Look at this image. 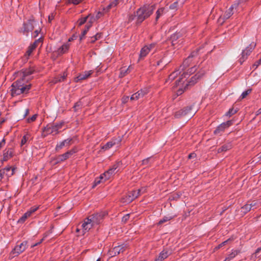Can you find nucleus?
I'll return each instance as SVG.
<instances>
[{
	"mask_svg": "<svg viewBox=\"0 0 261 261\" xmlns=\"http://www.w3.org/2000/svg\"><path fill=\"white\" fill-rule=\"evenodd\" d=\"M41 41L40 39H39L35 41V42L33 44L29 46V49L27 51V54L28 56L31 54L33 50L35 49V48L37 47L38 44L41 43Z\"/></svg>",
	"mask_w": 261,
	"mask_h": 261,
	"instance_id": "393cba45",
	"label": "nucleus"
},
{
	"mask_svg": "<svg viewBox=\"0 0 261 261\" xmlns=\"http://www.w3.org/2000/svg\"><path fill=\"white\" fill-rule=\"evenodd\" d=\"M251 89H248L246 91H244L242 93L240 98L241 99L245 98L248 94H249L251 93Z\"/></svg>",
	"mask_w": 261,
	"mask_h": 261,
	"instance_id": "a19ab883",
	"label": "nucleus"
},
{
	"mask_svg": "<svg viewBox=\"0 0 261 261\" xmlns=\"http://www.w3.org/2000/svg\"><path fill=\"white\" fill-rule=\"evenodd\" d=\"M90 17V15H88L86 17L82 18L81 19H79L78 21H77V23L79 26H81L82 25L84 24L87 20L88 18Z\"/></svg>",
	"mask_w": 261,
	"mask_h": 261,
	"instance_id": "4c0bfd02",
	"label": "nucleus"
},
{
	"mask_svg": "<svg viewBox=\"0 0 261 261\" xmlns=\"http://www.w3.org/2000/svg\"><path fill=\"white\" fill-rule=\"evenodd\" d=\"M35 21L33 20H30L27 23H25L23 26V32H28L32 31L34 29V23Z\"/></svg>",
	"mask_w": 261,
	"mask_h": 261,
	"instance_id": "4be33fe9",
	"label": "nucleus"
},
{
	"mask_svg": "<svg viewBox=\"0 0 261 261\" xmlns=\"http://www.w3.org/2000/svg\"><path fill=\"white\" fill-rule=\"evenodd\" d=\"M239 5V2L234 3L225 12L223 16H221L219 19L218 22L222 24L224 22V20L228 19L233 14V10L237 9Z\"/></svg>",
	"mask_w": 261,
	"mask_h": 261,
	"instance_id": "0eeeda50",
	"label": "nucleus"
},
{
	"mask_svg": "<svg viewBox=\"0 0 261 261\" xmlns=\"http://www.w3.org/2000/svg\"><path fill=\"white\" fill-rule=\"evenodd\" d=\"M196 70V68L195 67H192L190 69V71H189V73L191 74V73H192L193 72H194Z\"/></svg>",
	"mask_w": 261,
	"mask_h": 261,
	"instance_id": "680f3d73",
	"label": "nucleus"
},
{
	"mask_svg": "<svg viewBox=\"0 0 261 261\" xmlns=\"http://www.w3.org/2000/svg\"><path fill=\"white\" fill-rule=\"evenodd\" d=\"M232 124V122L231 120L227 121L226 122L223 123V125H224L226 128L231 125Z\"/></svg>",
	"mask_w": 261,
	"mask_h": 261,
	"instance_id": "603ef678",
	"label": "nucleus"
},
{
	"mask_svg": "<svg viewBox=\"0 0 261 261\" xmlns=\"http://www.w3.org/2000/svg\"><path fill=\"white\" fill-rule=\"evenodd\" d=\"M118 167V164L114 165L111 168L101 174L100 175V178L104 179V181L109 179L118 171V170H117Z\"/></svg>",
	"mask_w": 261,
	"mask_h": 261,
	"instance_id": "6e6552de",
	"label": "nucleus"
},
{
	"mask_svg": "<svg viewBox=\"0 0 261 261\" xmlns=\"http://www.w3.org/2000/svg\"><path fill=\"white\" fill-rule=\"evenodd\" d=\"M82 106V101L80 100L76 102L74 105V108L75 110H76L79 108L81 107Z\"/></svg>",
	"mask_w": 261,
	"mask_h": 261,
	"instance_id": "09e8293b",
	"label": "nucleus"
},
{
	"mask_svg": "<svg viewBox=\"0 0 261 261\" xmlns=\"http://www.w3.org/2000/svg\"><path fill=\"white\" fill-rule=\"evenodd\" d=\"M240 253V250H232L231 253H230L228 256L226 258L224 261H230L231 259L233 258L236 255Z\"/></svg>",
	"mask_w": 261,
	"mask_h": 261,
	"instance_id": "c756f323",
	"label": "nucleus"
},
{
	"mask_svg": "<svg viewBox=\"0 0 261 261\" xmlns=\"http://www.w3.org/2000/svg\"><path fill=\"white\" fill-rule=\"evenodd\" d=\"M70 43H66L63 44L61 47H60L57 50V54L58 55H61L63 54L66 53L69 49L70 47Z\"/></svg>",
	"mask_w": 261,
	"mask_h": 261,
	"instance_id": "5701e85b",
	"label": "nucleus"
},
{
	"mask_svg": "<svg viewBox=\"0 0 261 261\" xmlns=\"http://www.w3.org/2000/svg\"><path fill=\"white\" fill-rule=\"evenodd\" d=\"M72 139L71 138L67 139L60 143L58 144L56 147V150L62 149L64 146H68L72 144Z\"/></svg>",
	"mask_w": 261,
	"mask_h": 261,
	"instance_id": "f3484780",
	"label": "nucleus"
},
{
	"mask_svg": "<svg viewBox=\"0 0 261 261\" xmlns=\"http://www.w3.org/2000/svg\"><path fill=\"white\" fill-rule=\"evenodd\" d=\"M120 141V138L113 139L112 141L108 142L105 145H104L102 147V149L105 150L109 149L115 145H118Z\"/></svg>",
	"mask_w": 261,
	"mask_h": 261,
	"instance_id": "6ab92c4d",
	"label": "nucleus"
},
{
	"mask_svg": "<svg viewBox=\"0 0 261 261\" xmlns=\"http://www.w3.org/2000/svg\"><path fill=\"white\" fill-rule=\"evenodd\" d=\"M102 218L101 215L98 214L94 215L90 218L94 226L98 225L100 222Z\"/></svg>",
	"mask_w": 261,
	"mask_h": 261,
	"instance_id": "b1692460",
	"label": "nucleus"
},
{
	"mask_svg": "<svg viewBox=\"0 0 261 261\" xmlns=\"http://www.w3.org/2000/svg\"><path fill=\"white\" fill-rule=\"evenodd\" d=\"M27 247V242H23L19 245H17L15 247L13 250L11 252V254L13 255V256H16L23 252Z\"/></svg>",
	"mask_w": 261,
	"mask_h": 261,
	"instance_id": "9b49d317",
	"label": "nucleus"
},
{
	"mask_svg": "<svg viewBox=\"0 0 261 261\" xmlns=\"http://www.w3.org/2000/svg\"><path fill=\"white\" fill-rule=\"evenodd\" d=\"M5 140L4 139L0 142V149L5 145Z\"/></svg>",
	"mask_w": 261,
	"mask_h": 261,
	"instance_id": "69168bd1",
	"label": "nucleus"
},
{
	"mask_svg": "<svg viewBox=\"0 0 261 261\" xmlns=\"http://www.w3.org/2000/svg\"><path fill=\"white\" fill-rule=\"evenodd\" d=\"M195 113L196 110H193L192 106L187 107L184 109L176 112L175 114V117L176 118H180L181 117L187 116V118L189 119L193 117Z\"/></svg>",
	"mask_w": 261,
	"mask_h": 261,
	"instance_id": "39448f33",
	"label": "nucleus"
},
{
	"mask_svg": "<svg viewBox=\"0 0 261 261\" xmlns=\"http://www.w3.org/2000/svg\"><path fill=\"white\" fill-rule=\"evenodd\" d=\"M34 70L32 69H29L22 70V71L18 73L17 74H18L21 77H22V81H23L24 77L32 74Z\"/></svg>",
	"mask_w": 261,
	"mask_h": 261,
	"instance_id": "bb28decb",
	"label": "nucleus"
},
{
	"mask_svg": "<svg viewBox=\"0 0 261 261\" xmlns=\"http://www.w3.org/2000/svg\"><path fill=\"white\" fill-rule=\"evenodd\" d=\"M260 64H261V62H259V60L256 62L253 65L255 67V68H256L257 67H258Z\"/></svg>",
	"mask_w": 261,
	"mask_h": 261,
	"instance_id": "774afa93",
	"label": "nucleus"
},
{
	"mask_svg": "<svg viewBox=\"0 0 261 261\" xmlns=\"http://www.w3.org/2000/svg\"><path fill=\"white\" fill-rule=\"evenodd\" d=\"M102 15V13H101V12H99L97 14L96 16H95V19L96 20V19H97L99 18L100 17V16H101Z\"/></svg>",
	"mask_w": 261,
	"mask_h": 261,
	"instance_id": "0e129e2a",
	"label": "nucleus"
},
{
	"mask_svg": "<svg viewBox=\"0 0 261 261\" xmlns=\"http://www.w3.org/2000/svg\"><path fill=\"white\" fill-rule=\"evenodd\" d=\"M197 53L193 52L192 53L190 56L188 57L187 59H186L183 63V67H180L181 70H183L185 67H186L189 66L190 62L191 61V58L194 57L196 55Z\"/></svg>",
	"mask_w": 261,
	"mask_h": 261,
	"instance_id": "a878e982",
	"label": "nucleus"
},
{
	"mask_svg": "<svg viewBox=\"0 0 261 261\" xmlns=\"http://www.w3.org/2000/svg\"><path fill=\"white\" fill-rule=\"evenodd\" d=\"M54 16L51 14L48 16V21L50 22L54 19Z\"/></svg>",
	"mask_w": 261,
	"mask_h": 261,
	"instance_id": "338daca9",
	"label": "nucleus"
},
{
	"mask_svg": "<svg viewBox=\"0 0 261 261\" xmlns=\"http://www.w3.org/2000/svg\"><path fill=\"white\" fill-rule=\"evenodd\" d=\"M12 156V151L8 150L4 153V160L7 161L9 158Z\"/></svg>",
	"mask_w": 261,
	"mask_h": 261,
	"instance_id": "ea45409f",
	"label": "nucleus"
},
{
	"mask_svg": "<svg viewBox=\"0 0 261 261\" xmlns=\"http://www.w3.org/2000/svg\"><path fill=\"white\" fill-rule=\"evenodd\" d=\"M31 88V85H24L22 81H17L11 86V93L12 96L27 93Z\"/></svg>",
	"mask_w": 261,
	"mask_h": 261,
	"instance_id": "7ed1b4c3",
	"label": "nucleus"
},
{
	"mask_svg": "<svg viewBox=\"0 0 261 261\" xmlns=\"http://www.w3.org/2000/svg\"><path fill=\"white\" fill-rule=\"evenodd\" d=\"M94 225L92 223V221H91L90 218H87L86 219L83 223H82V234L84 235L87 232H88L91 228L94 227Z\"/></svg>",
	"mask_w": 261,
	"mask_h": 261,
	"instance_id": "9d476101",
	"label": "nucleus"
},
{
	"mask_svg": "<svg viewBox=\"0 0 261 261\" xmlns=\"http://www.w3.org/2000/svg\"><path fill=\"white\" fill-rule=\"evenodd\" d=\"M230 240V239H228L224 242H223V243H222L221 244H220L219 246H218V248H220L222 246L225 245L226 244V243H227Z\"/></svg>",
	"mask_w": 261,
	"mask_h": 261,
	"instance_id": "052dcab7",
	"label": "nucleus"
},
{
	"mask_svg": "<svg viewBox=\"0 0 261 261\" xmlns=\"http://www.w3.org/2000/svg\"><path fill=\"white\" fill-rule=\"evenodd\" d=\"M62 123L57 124L56 125H48L44 128V130L49 134H57L58 130L61 128Z\"/></svg>",
	"mask_w": 261,
	"mask_h": 261,
	"instance_id": "f8f14e48",
	"label": "nucleus"
},
{
	"mask_svg": "<svg viewBox=\"0 0 261 261\" xmlns=\"http://www.w3.org/2000/svg\"><path fill=\"white\" fill-rule=\"evenodd\" d=\"M36 118H37V115L35 114L33 116H32L31 117L29 118L28 119V122L29 123H30L31 122L34 121L36 119Z\"/></svg>",
	"mask_w": 261,
	"mask_h": 261,
	"instance_id": "de8ad7c7",
	"label": "nucleus"
},
{
	"mask_svg": "<svg viewBox=\"0 0 261 261\" xmlns=\"http://www.w3.org/2000/svg\"><path fill=\"white\" fill-rule=\"evenodd\" d=\"M145 191V189L144 188H142L141 189H139L137 191H134L129 192L127 195L121 198V202L123 203H129L135 198H137L141 194V191L144 192Z\"/></svg>",
	"mask_w": 261,
	"mask_h": 261,
	"instance_id": "20e7f679",
	"label": "nucleus"
},
{
	"mask_svg": "<svg viewBox=\"0 0 261 261\" xmlns=\"http://www.w3.org/2000/svg\"><path fill=\"white\" fill-rule=\"evenodd\" d=\"M154 58L155 59L152 60L155 61L157 66H160L162 64L164 65H166L169 62L168 60H165V53H161L160 54H158L156 56H155Z\"/></svg>",
	"mask_w": 261,
	"mask_h": 261,
	"instance_id": "ddd939ff",
	"label": "nucleus"
},
{
	"mask_svg": "<svg viewBox=\"0 0 261 261\" xmlns=\"http://www.w3.org/2000/svg\"><path fill=\"white\" fill-rule=\"evenodd\" d=\"M251 210V205H249L248 203L246 204L241 208V212L244 213L246 214L248 212L250 211Z\"/></svg>",
	"mask_w": 261,
	"mask_h": 261,
	"instance_id": "f704fd0d",
	"label": "nucleus"
},
{
	"mask_svg": "<svg viewBox=\"0 0 261 261\" xmlns=\"http://www.w3.org/2000/svg\"><path fill=\"white\" fill-rule=\"evenodd\" d=\"M125 247V245L124 246L123 245L115 247L113 249L114 254L116 255L119 254L120 252H123Z\"/></svg>",
	"mask_w": 261,
	"mask_h": 261,
	"instance_id": "cd10ccee",
	"label": "nucleus"
},
{
	"mask_svg": "<svg viewBox=\"0 0 261 261\" xmlns=\"http://www.w3.org/2000/svg\"><path fill=\"white\" fill-rule=\"evenodd\" d=\"M129 68V67L126 69L122 68L120 71V76L123 77L124 76H125L126 75V74L127 73Z\"/></svg>",
	"mask_w": 261,
	"mask_h": 261,
	"instance_id": "c03bdc74",
	"label": "nucleus"
},
{
	"mask_svg": "<svg viewBox=\"0 0 261 261\" xmlns=\"http://www.w3.org/2000/svg\"><path fill=\"white\" fill-rule=\"evenodd\" d=\"M30 135L29 134H26L24 135L21 141V146H23L27 144V143L30 140Z\"/></svg>",
	"mask_w": 261,
	"mask_h": 261,
	"instance_id": "2f4dec72",
	"label": "nucleus"
},
{
	"mask_svg": "<svg viewBox=\"0 0 261 261\" xmlns=\"http://www.w3.org/2000/svg\"><path fill=\"white\" fill-rule=\"evenodd\" d=\"M66 76H67V74L65 73H64L63 75H62L60 77H56L53 81V83L54 84H56L58 82L63 81L64 80V79L66 78Z\"/></svg>",
	"mask_w": 261,
	"mask_h": 261,
	"instance_id": "c9c22d12",
	"label": "nucleus"
},
{
	"mask_svg": "<svg viewBox=\"0 0 261 261\" xmlns=\"http://www.w3.org/2000/svg\"><path fill=\"white\" fill-rule=\"evenodd\" d=\"M172 219V217L165 216L163 219H161L159 222V224H162L164 222H167Z\"/></svg>",
	"mask_w": 261,
	"mask_h": 261,
	"instance_id": "79ce46f5",
	"label": "nucleus"
},
{
	"mask_svg": "<svg viewBox=\"0 0 261 261\" xmlns=\"http://www.w3.org/2000/svg\"><path fill=\"white\" fill-rule=\"evenodd\" d=\"M101 34L100 33L96 34L94 36H93L92 38H94V40H91V42H94L96 40H98L100 38Z\"/></svg>",
	"mask_w": 261,
	"mask_h": 261,
	"instance_id": "a18cd8bd",
	"label": "nucleus"
},
{
	"mask_svg": "<svg viewBox=\"0 0 261 261\" xmlns=\"http://www.w3.org/2000/svg\"><path fill=\"white\" fill-rule=\"evenodd\" d=\"M203 73H198L195 74L194 76H192L190 80V81L188 82V83H186L185 85H182L186 81L188 78V76L189 74L187 73L183 72V73L180 76V77L176 81L175 85L176 86H180V88L177 91V94L178 95H181L184 91V89H186L188 85H194L197 81V80L201 77V75Z\"/></svg>",
	"mask_w": 261,
	"mask_h": 261,
	"instance_id": "f257e3e1",
	"label": "nucleus"
},
{
	"mask_svg": "<svg viewBox=\"0 0 261 261\" xmlns=\"http://www.w3.org/2000/svg\"><path fill=\"white\" fill-rule=\"evenodd\" d=\"M82 0H69V3H71L74 5H77L80 2H82Z\"/></svg>",
	"mask_w": 261,
	"mask_h": 261,
	"instance_id": "864d4df0",
	"label": "nucleus"
},
{
	"mask_svg": "<svg viewBox=\"0 0 261 261\" xmlns=\"http://www.w3.org/2000/svg\"><path fill=\"white\" fill-rule=\"evenodd\" d=\"M237 112V110H234L233 109H230L229 111L226 113L225 116L230 117L231 115L234 114Z\"/></svg>",
	"mask_w": 261,
	"mask_h": 261,
	"instance_id": "37998d69",
	"label": "nucleus"
},
{
	"mask_svg": "<svg viewBox=\"0 0 261 261\" xmlns=\"http://www.w3.org/2000/svg\"><path fill=\"white\" fill-rule=\"evenodd\" d=\"M95 20H96V19H95V17H91L90 18V19H89V22H88V23L87 24H91V25H92V23H93V22Z\"/></svg>",
	"mask_w": 261,
	"mask_h": 261,
	"instance_id": "4d7b16f0",
	"label": "nucleus"
},
{
	"mask_svg": "<svg viewBox=\"0 0 261 261\" xmlns=\"http://www.w3.org/2000/svg\"><path fill=\"white\" fill-rule=\"evenodd\" d=\"M91 27V24H87L86 25L85 29L83 31L84 35H86L87 34V32L89 31Z\"/></svg>",
	"mask_w": 261,
	"mask_h": 261,
	"instance_id": "8fccbe9b",
	"label": "nucleus"
},
{
	"mask_svg": "<svg viewBox=\"0 0 261 261\" xmlns=\"http://www.w3.org/2000/svg\"><path fill=\"white\" fill-rule=\"evenodd\" d=\"M135 17L137 18V16L135 14L129 15V16L128 17V22H130L132 21L133 20H134Z\"/></svg>",
	"mask_w": 261,
	"mask_h": 261,
	"instance_id": "49530a36",
	"label": "nucleus"
},
{
	"mask_svg": "<svg viewBox=\"0 0 261 261\" xmlns=\"http://www.w3.org/2000/svg\"><path fill=\"white\" fill-rule=\"evenodd\" d=\"M155 8V5H144L136 12L137 23H140L148 18Z\"/></svg>",
	"mask_w": 261,
	"mask_h": 261,
	"instance_id": "f03ea898",
	"label": "nucleus"
},
{
	"mask_svg": "<svg viewBox=\"0 0 261 261\" xmlns=\"http://www.w3.org/2000/svg\"><path fill=\"white\" fill-rule=\"evenodd\" d=\"M93 73V70L85 71L77 76L74 79L75 82H79L81 81L85 80L88 78Z\"/></svg>",
	"mask_w": 261,
	"mask_h": 261,
	"instance_id": "2eb2a0df",
	"label": "nucleus"
},
{
	"mask_svg": "<svg viewBox=\"0 0 261 261\" xmlns=\"http://www.w3.org/2000/svg\"><path fill=\"white\" fill-rule=\"evenodd\" d=\"M148 92V90L147 88L141 89L140 91H138L136 93L133 94L130 97V100H137L140 98L143 97L145 94Z\"/></svg>",
	"mask_w": 261,
	"mask_h": 261,
	"instance_id": "dca6fc26",
	"label": "nucleus"
},
{
	"mask_svg": "<svg viewBox=\"0 0 261 261\" xmlns=\"http://www.w3.org/2000/svg\"><path fill=\"white\" fill-rule=\"evenodd\" d=\"M248 204L250 205V206L251 205V208L253 209L254 208H256V207L255 206L256 204V202L255 201H252L250 203H248Z\"/></svg>",
	"mask_w": 261,
	"mask_h": 261,
	"instance_id": "6e6d98bb",
	"label": "nucleus"
},
{
	"mask_svg": "<svg viewBox=\"0 0 261 261\" xmlns=\"http://www.w3.org/2000/svg\"><path fill=\"white\" fill-rule=\"evenodd\" d=\"M177 3H175L170 6V9H174L176 7Z\"/></svg>",
	"mask_w": 261,
	"mask_h": 261,
	"instance_id": "e2e57ef3",
	"label": "nucleus"
},
{
	"mask_svg": "<svg viewBox=\"0 0 261 261\" xmlns=\"http://www.w3.org/2000/svg\"><path fill=\"white\" fill-rule=\"evenodd\" d=\"M166 8L164 7H162L156 11V17H155V21H157L159 18L162 16L166 12Z\"/></svg>",
	"mask_w": 261,
	"mask_h": 261,
	"instance_id": "c85d7f7f",
	"label": "nucleus"
},
{
	"mask_svg": "<svg viewBox=\"0 0 261 261\" xmlns=\"http://www.w3.org/2000/svg\"><path fill=\"white\" fill-rule=\"evenodd\" d=\"M151 159L150 158H147L146 159H145L143 161H142V163L144 165H147L149 162V161Z\"/></svg>",
	"mask_w": 261,
	"mask_h": 261,
	"instance_id": "bf43d9fd",
	"label": "nucleus"
},
{
	"mask_svg": "<svg viewBox=\"0 0 261 261\" xmlns=\"http://www.w3.org/2000/svg\"><path fill=\"white\" fill-rule=\"evenodd\" d=\"M129 216H130V214H126L124 216H123V217L122 218V221L125 223L127 220L128 219H129Z\"/></svg>",
	"mask_w": 261,
	"mask_h": 261,
	"instance_id": "3c124183",
	"label": "nucleus"
},
{
	"mask_svg": "<svg viewBox=\"0 0 261 261\" xmlns=\"http://www.w3.org/2000/svg\"><path fill=\"white\" fill-rule=\"evenodd\" d=\"M255 46V44L252 42L249 46L247 47L245 50H243L242 53V57L239 60L241 64H242L244 62L247 56L250 55V53L254 48Z\"/></svg>",
	"mask_w": 261,
	"mask_h": 261,
	"instance_id": "1a4fd4ad",
	"label": "nucleus"
},
{
	"mask_svg": "<svg viewBox=\"0 0 261 261\" xmlns=\"http://www.w3.org/2000/svg\"><path fill=\"white\" fill-rule=\"evenodd\" d=\"M129 99L128 96H124L122 98V101L123 103H126Z\"/></svg>",
	"mask_w": 261,
	"mask_h": 261,
	"instance_id": "13d9d810",
	"label": "nucleus"
},
{
	"mask_svg": "<svg viewBox=\"0 0 261 261\" xmlns=\"http://www.w3.org/2000/svg\"><path fill=\"white\" fill-rule=\"evenodd\" d=\"M14 169H12L11 167H6L3 169L0 170V181L4 178L5 176V174L6 172H10L9 174L6 173V176L9 177L13 174L14 173Z\"/></svg>",
	"mask_w": 261,
	"mask_h": 261,
	"instance_id": "a211bd4d",
	"label": "nucleus"
},
{
	"mask_svg": "<svg viewBox=\"0 0 261 261\" xmlns=\"http://www.w3.org/2000/svg\"><path fill=\"white\" fill-rule=\"evenodd\" d=\"M119 0H114L112 2H111L106 8L103 9V11L105 12H107L108 11L114 7H115L117 6V5L118 4Z\"/></svg>",
	"mask_w": 261,
	"mask_h": 261,
	"instance_id": "7c9ffc66",
	"label": "nucleus"
},
{
	"mask_svg": "<svg viewBox=\"0 0 261 261\" xmlns=\"http://www.w3.org/2000/svg\"><path fill=\"white\" fill-rule=\"evenodd\" d=\"M231 147V145L229 143H228L227 144L224 145L221 147L219 148L218 149V151L219 152L225 151L227 150L228 149H230Z\"/></svg>",
	"mask_w": 261,
	"mask_h": 261,
	"instance_id": "72a5a7b5",
	"label": "nucleus"
},
{
	"mask_svg": "<svg viewBox=\"0 0 261 261\" xmlns=\"http://www.w3.org/2000/svg\"><path fill=\"white\" fill-rule=\"evenodd\" d=\"M261 251V247L260 248H258L255 252L252 255V257H253L254 256H255V257H257V255H258V254L259 253V252Z\"/></svg>",
	"mask_w": 261,
	"mask_h": 261,
	"instance_id": "5fc2aeb1",
	"label": "nucleus"
},
{
	"mask_svg": "<svg viewBox=\"0 0 261 261\" xmlns=\"http://www.w3.org/2000/svg\"><path fill=\"white\" fill-rule=\"evenodd\" d=\"M171 253V251L164 249L160 253L159 257L155 259V261H162L166 258Z\"/></svg>",
	"mask_w": 261,
	"mask_h": 261,
	"instance_id": "412c9836",
	"label": "nucleus"
},
{
	"mask_svg": "<svg viewBox=\"0 0 261 261\" xmlns=\"http://www.w3.org/2000/svg\"><path fill=\"white\" fill-rule=\"evenodd\" d=\"M38 206L32 207L29 211L23 214V215L18 220V222L19 223H23L24 222L26 219L30 217L33 213L38 209Z\"/></svg>",
	"mask_w": 261,
	"mask_h": 261,
	"instance_id": "4468645a",
	"label": "nucleus"
},
{
	"mask_svg": "<svg viewBox=\"0 0 261 261\" xmlns=\"http://www.w3.org/2000/svg\"><path fill=\"white\" fill-rule=\"evenodd\" d=\"M158 49L156 46V44L151 43L147 45L144 46L140 51L139 59L141 60L145 58L150 51L154 53L157 51Z\"/></svg>",
	"mask_w": 261,
	"mask_h": 261,
	"instance_id": "423d86ee",
	"label": "nucleus"
},
{
	"mask_svg": "<svg viewBox=\"0 0 261 261\" xmlns=\"http://www.w3.org/2000/svg\"><path fill=\"white\" fill-rule=\"evenodd\" d=\"M226 127L223 125V123L221 124L217 129L214 131L215 134H218L221 132H223Z\"/></svg>",
	"mask_w": 261,
	"mask_h": 261,
	"instance_id": "e433bc0d",
	"label": "nucleus"
},
{
	"mask_svg": "<svg viewBox=\"0 0 261 261\" xmlns=\"http://www.w3.org/2000/svg\"><path fill=\"white\" fill-rule=\"evenodd\" d=\"M75 152V150L74 149H72L70 151H68L62 155H59L58 157V160L59 162H62V161H65V160L69 158L70 156L72 155Z\"/></svg>",
	"mask_w": 261,
	"mask_h": 261,
	"instance_id": "aec40b11",
	"label": "nucleus"
},
{
	"mask_svg": "<svg viewBox=\"0 0 261 261\" xmlns=\"http://www.w3.org/2000/svg\"><path fill=\"white\" fill-rule=\"evenodd\" d=\"M180 71H179V70H176L174 72H173L169 76V79H168V81H173V80H174L176 77L180 73Z\"/></svg>",
	"mask_w": 261,
	"mask_h": 261,
	"instance_id": "473e14b6",
	"label": "nucleus"
},
{
	"mask_svg": "<svg viewBox=\"0 0 261 261\" xmlns=\"http://www.w3.org/2000/svg\"><path fill=\"white\" fill-rule=\"evenodd\" d=\"M104 179H101L100 176L98 178H96L94 181V183L93 185L92 186V188H94L97 185L99 184L101 182H104Z\"/></svg>",
	"mask_w": 261,
	"mask_h": 261,
	"instance_id": "58836bf2",
	"label": "nucleus"
}]
</instances>
